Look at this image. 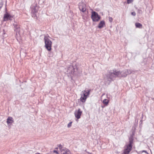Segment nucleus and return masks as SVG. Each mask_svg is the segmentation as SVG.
I'll return each mask as SVG.
<instances>
[{"instance_id": "nucleus-19", "label": "nucleus", "mask_w": 154, "mask_h": 154, "mask_svg": "<svg viewBox=\"0 0 154 154\" xmlns=\"http://www.w3.org/2000/svg\"><path fill=\"white\" fill-rule=\"evenodd\" d=\"M131 14L132 15L135 16L136 15V13L134 12H131Z\"/></svg>"}, {"instance_id": "nucleus-15", "label": "nucleus", "mask_w": 154, "mask_h": 154, "mask_svg": "<svg viewBox=\"0 0 154 154\" xmlns=\"http://www.w3.org/2000/svg\"><path fill=\"white\" fill-rule=\"evenodd\" d=\"M62 154H71L70 152L69 151H64Z\"/></svg>"}, {"instance_id": "nucleus-8", "label": "nucleus", "mask_w": 154, "mask_h": 154, "mask_svg": "<svg viewBox=\"0 0 154 154\" xmlns=\"http://www.w3.org/2000/svg\"><path fill=\"white\" fill-rule=\"evenodd\" d=\"M109 75L107 76L108 79H109L110 80H113L116 78V76L113 74L112 70L109 72Z\"/></svg>"}, {"instance_id": "nucleus-14", "label": "nucleus", "mask_w": 154, "mask_h": 154, "mask_svg": "<svg viewBox=\"0 0 154 154\" xmlns=\"http://www.w3.org/2000/svg\"><path fill=\"white\" fill-rule=\"evenodd\" d=\"M109 103V100L107 99H104L103 100V103L106 105H107Z\"/></svg>"}, {"instance_id": "nucleus-16", "label": "nucleus", "mask_w": 154, "mask_h": 154, "mask_svg": "<svg viewBox=\"0 0 154 154\" xmlns=\"http://www.w3.org/2000/svg\"><path fill=\"white\" fill-rule=\"evenodd\" d=\"M133 1V0H127V3L128 4H129V3H131Z\"/></svg>"}, {"instance_id": "nucleus-2", "label": "nucleus", "mask_w": 154, "mask_h": 154, "mask_svg": "<svg viewBox=\"0 0 154 154\" xmlns=\"http://www.w3.org/2000/svg\"><path fill=\"white\" fill-rule=\"evenodd\" d=\"M91 90L89 89L87 91H82L81 94V97L80 98V100L82 103H84L89 95Z\"/></svg>"}, {"instance_id": "nucleus-17", "label": "nucleus", "mask_w": 154, "mask_h": 154, "mask_svg": "<svg viewBox=\"0 0 154 154\" xmlns=\"http://www.w3.org/2000/svg\"><path fill=\"white\" fill-rule=\"evenodd\" d=\"M72 122H69L68 125L67 126L68 128H69L72 125Z\"/></svg>"}, {"instance_id": "nucleus-21", "label": "nucleus", "mask_w": 154, "mask_h": 154, "mask_svg": "<svg viewBox=\"0 0 154 154\" xmlns=\"http://www.w3.org/2000/svg\"><path fill=\"white\" fill-rule=\"evenodd\" d=\"M53 152L54 153H56V154H58V152L57 150H54L53 151Z\"/></svg>"}, {"instance_id": "nucleus-4", "label": "nucleus", "mask_w": 154, "mask_h": 154, "mask_svg": "<svg viewBox=\"0 0 154 154\" xmlns=\"http://www.w3.org/2000/svg\"><path fill=\"white\" fill-rule=\"evenodd\" d=\"M101 17L97 13L92 11L91 15V18L94 22H98L100 19Z\"/></svg>"}, {"instance_id": "nucleus-13", "label": "nucleus", "mask_w": 154, "mask_h": 154, "mask_svg": "<svg viewBox=\"0 0 154 154\" xmlns=\"http://www.w3.org/2000/svg\"><path fill=\"white\" fill-rule=\"evenodd\" d=\"M135 25L137 28H142V25L140 23H135Z\"/></svg>"}, {"instance_id": "nucleus-18", "label": "nucleus", "mask_w": 154, "mask_h": 154, "mask_svg": "<svg viewBox=\"0 0 154 154\" xmlns=\"http://www.w3.org/2000/svg\"><path fill=\"white\" fill-rule=\"evenodd\" d=\"M109 20L110 22H111L112 21V17H109Z\"/></svg>"}, {"instance_id": "nucleus-9", "label": "nucleus", "mask_w": 154, "mask_h": 154, "mask_svg": "<svg viewBox=\"0 0 154 154\" xmlns=\"http://www.w3.org/2000/svg\"><path fill=\"white\" fill-rule=\"evenodd\" d=\"M113 74L116 76L118 77H121L122 76L121 75V73L120 71H117L116 70H113L112 71Z\"/></svg>"}, {"instance_id": "nucleus-20", "label": "nucleus", "mask_w": 154, "mask_h": 154, "mask_svg": "<svg viewBox=\"0 0 154 154\" xmlns=\"http://www.w3.org/2000/svg\"><path fill=\"white\" fill-rule=\"evenodd\" d=\"M58 146L60 148V149H61L62 148V146L61 144L58 145Z\"/></svg>"}, {"instance_id": "nucleus-7", "label": "nucleus", "mask_w": 154, "mask_h": 154, "mask_svg": "<svg viewBox=\"0 0 154 154\" xmlns=\"http://www.w3.org/2000/svg\"><path fill=\"white\" fill-rule=\"evenodd\" d=\"M86 5L84 3H82L80 4L79 8L81 11L84 12L86 11Z\"/></svg>"}, {"instance_id": "nucleus-10", "label": "nucleus", "mask_w": 154, "mask_h": 154, "mask_svg": "<svg viewBox=\"0 0 154 154\" xmlns=\"http://www.w3.org/2000/svg\"><path fill=\"white\" fill-rule=\"evenodd\" d=\"M105 23L104 21L102 20L100 21V22L99 23L98 27V28L100 29H101L104 26H105Z\"/></svg>"}, {"instance_id": "nucleus-1", "label": "nucleus", "mask_w": 154, "mask_h": 154, "mask_svg": "<svg viewBox=\"0 0 154 154\" xmlns=\"http://www.w3.org/2000/svg\"><path fill=\"white\" fill-rule=\"evenodd\" d=\"M44 40L45 41V48L48 51H51L52 49V42L49 39L48 37L47 36H45Z\"/></svg>"}, {"instance_id": "nucleus-22", "label": "nucleus", "mask_w": 154, "mask_h": 154, "mask_svg": "<svg viewBox=\"0 0 154 154\" xmlns=\"http://www.w3.org/2000/svg\"><path fill=\"white\" fill-rule=\"evenodd\" d=\"M35 154H40V153H36Z\"/></svg>"}, {"instance_id": "nucleus-23", "label": "nucleus", "mask_w": 154, "mask_h": 154, "mask_svg": "<svg viewBox=\"0 0 154 154\" xmlns=\"http://www.w3.org/2000/svg\"><path fill=\"white\" fill-rule=\"evenodd\" d=\"M56 149H58V148H56Z\"/></svg>"}, {"instance_id": "nucleus-6", "label": "nucleus", "mask_w": 154, "mask_h": 154, "mask_svg": "<svg viewBox=\"0 0 154 154\" xmlns=\"http://www.w3.org/2000/svg\"><path fill=\"white\" fill-rule=\"evenodd\" d=\"M13 17V16H12L7 13L5 14L4 16L3 19L4 21H6L8 20H11V18Z\"/></svg>"}, {"instance_id": "nucleus-5", "label": "nucleus", "mask_w": 154, "mask_h": 154, "mask_svg": "<svg viewBox=\"0 0 154 154\" xmlns=\"http://www.w3.org/2000/svg\"><path fill=\"white\" fill-rule=\"evenodd\" d=\"M82 113V111L81 109L79 108L78 110H76L74 112V115L76 118L79 119L81 118V116Z\"/></svg>"}, {"instance_id": "nucleus-11", "label": "nucleus", "mask_w": 154, "mask_h": 154, "mask_svg": "<svg viewBox=\"0 0 154 154\" xmlns=\"http://www.w3.org/2000/svg\"><path fill=\"white\" fill-rule=\"evenodd\" d=\"M13 25L15 28L14 30L16 31V32H19L20 28V26L17 25L16 23H14Z\"/></svg>"}, {"instance_id": "nucleus-3", "label": "nucleus", "mask_w": 154, "mask_h": 154, "mask_svg": "<svg viewBox=\"0 0 154 154\" xmlns=\"http://www.w3.org/2000/svg\"><path fill=\"white\" fill-rule=\"evenodd\" d=\"M133 141L130 140L129 144H126L124 146V149L122 154H128L132 149Z\"/></svg>"}, {"instance_id": "nucleus-12", "label": "nucleus", "mask_w": 154, "mask_h": 154, "mask_svg": "<svg viewBox=\"0 0 154 154\" xmlns=\"http://www.w3.org/2000/svg\"><path fill=\"white\" fill-rule=\"evenodd\" d=\"M14 120H13V118L11 117H8L7 119V122L8 124L10 123H12L13 122Z\"/></svg>"}]
</instances>
